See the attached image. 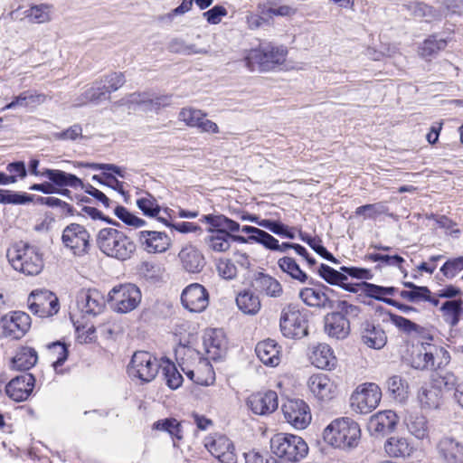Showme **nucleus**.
Listing matches in <instances>:
<instances>
[{
  "label": "nucleus",
  "mask_w": 463,
  "mask_h": 463,
  "mask_svg": "<svg viewBox=\"0 0 463 463\" xmlns=\"http://www.w3.org/2000/svg\"><path fill=\"white\" fill-rule=\"evenodd\" d=\"M324 441L330 447L346 452L355 449L361 441L359 424L348 417L333 420L323 430Z\"/></svg>",
  "instance_id": "nucleus-1"
},
{
  "label": "nucleus",
  "mask_w": 463,
  "mask_h": 463,
  "mask_svg": "<svg viewBox=\"0 0 463 463\" xmlns=\"http://www.w3.org/2000/svg\"><path fill=\"white\" fill-rule=\"evenodd\" d=\"M96 244L106 256L122 261L129 260L136 251L135 242L123 232L114 228L99 230Z\"/></svg>",
  "instance_id": "nucleus-2"
},
{
  "label": "nucleus",
  "mask_w": 463,
  "mask_h": 463,
  "mask_svg": "<svg viewBox=\"0 0 463 463\" xmlns=\"http://www.w3.org/2000/svg\"><path fill=\"white\" fill-rule=\"evenodd\" d=\"M6 257L14 269L26 276H36L43 269V255L39 249L23 241L8 248Z\"/></svg>",
  "instance_id": "nucleus-3"
},
{
  "label": "nucleus",
  "mask_w": 463,
  "mask_h": 463,
  "mask_svg": "<svg viewBox=\"0 0 463 463\" xmlns=\"http://www.w3.org/2000/svg\"><path fill=\"white\" fill-rule=\"evenodd\" d=\"M433 337L430 335L423 336L419 353L412 357L411 366L417 370L436 371L449 364V353L441 345L430 343Z\"/></svg>",
  "instance_id": "nucleus-4"
},
{
  "label": "nucleus",
  "mask_w": 463,
  "mask_h": 463,
  "mask_svg": "<svg viewBox=\"0 0 463 463\" xmlns=\"http://www.w3.org/2000/svg\"><path fill=\"white\" fill-rule=\"evenodd\" d=\"M271 451L279 458L297 463L308 454L307 442L299 436L288 433H277L270 439Z\"/></svg>",
  "instance_id": "nucleus-5"
},
{
  "label": "nucleus",
  "mask_w": 463,
  "mask_h": 463,
  "mask_svg": "<svg viewBox=\"0 0 463 463\" xmlns=\"http://www.w3.org/2000/svg\"><path fill=\"white\" fill-rule=\"evenodd\" d=\"M287 50L283 46H274L270 43L260 45L251 50L245 57V66L250 71H268L276 65L284 62Z\"/></svg>",
  "instance_id": "nucleus-6"
},
{
  "label": "nucleus",
  "mask_w": 463,
  "mask_h": 463,
  "mask_svg": "<svg viewBox=\"0 0 463 463\" xmlns=\"http://www.w3.org/2000/svg\"><path fill=\"white\" fill-rule=\"evenodd\" d=\"M279 329L290 339H300L307 335V319L299 307L294 304L285 306L280 312Z\"/></svg>",
  "instance_id": "nucleus-7"
},
{
  "label": "nucleus",
  "mask_w": 463,
  "mask_h": 463,
  "mask_svg": "<svg viewBox=\"0 0 463 463\" xmlns=\"http://www.w3.org/2000/svg\"><path fill=\"white\" fill-rule=\"evenodd\" d=\"M142 294L134 284H123L114 287L109 293V303L111 308L126 314L136 309L141 302Z\"/></svg>",
  "instance_id": "nucleus-8"
},
{
  "label": "nucleus",
  "mask_w": 463,
  "mask_h": 463,
  "mask_svg": "<svg viewBox=\"0 0 463 463\" xmlns=\"http://www.w3.org/2000/svg\"><path fill=\"white\" fill-rule=\"evenodd\" d=\"M161 366L157 358L150 353L137 351L131 358L128 372L130 377L141 383H149L155 379Z\"/></svg>",
  "instance_id": "nucleus-9"
},
{
  "label": "nucleus",
  "mask_w": 463,
  "mask_h": 463,
  "mask_svg": "<svg viewBox=\"0 0 463 463\" xmlns=\"http://www.w3.org/2000/svg\"><path fill=\"white\" fill-rule=\"evenodd\" d=\"M27 304L30 311L39 317H50L60 310L59 299L47 289H36L30 293Z\"/></svg>",
  "instance_id": "nucleus-10"
},
{
  "label": "nucleus",
  "mask_w": 463,
  "mask_h": 463,
  "mask_svg": "<svg viewBox=\"0 0 463 463\" xmlns=\"http://www.w3.org/2000/svg\"><path fill=\"white\" fill-rule=\"evenodd\" d=\"M103 294L95 288H82L76 296V308L83 317H95L105 308Z\"/></svg>",
  "instance_id": "nucleus-11"
},
{
  "label": "nucleus",
  "mask_w": 463,
  "mask_h": 463,
  "mask_svg": "<svg viewBox=\"0 0 463 463\" xmlns=\"http://www.w3.org/2000/svg\"><path fill=\"white\" fill-rule=\"evenodd\" d=\"M61 241L75 255H82L88 251L90 233L82 225L71 223L64 228Z\"/></svg>",
  "instance_id": "nucleus-12"
},
{
  "label": "nucleus",
  "mask_w": 463,
  "mask_h": 463,
  "mask_svg": "<svg viewBox=\"0 0 463 463\" xmlns=\"http://www.w3.org/2000/svg\"><path fill=\"white\" fill-rule=\"evenodd\" d=\"M204 447L222 463H235L236 453L232 440L222 434L209 435L204 439Z\"/></svg>",
  "instance_id": "nucleus-13"
},
{
  "label": "nucleus",
  "mask_w": 463,
  "mask_h": 463,
  "mask_svg": "<svg viewBox=\"0 0 463 463\" xmlns=\"http://www.w3.org/2000/svg\"><path fill=\"white\" fill-rule=\"evenodd\" d=\"M32 320L30 316L23 311H14L9 316H3L2 331L3 338H22L30 329Z\"/></svg>",
  "instance_id": "nucleus-14"
},
{
  "label": "nucleus",
  "mask_w": 463,
  "mask_h": 463,
  "mask_svg": "<svg viewBox=\"0 0 463 463\" xmlns=\"http://www.w3.org/2000/svg\"><path fill=\"white\" fill-rule=\"evenodd\" d=\"M181 301L187 310L200 313L203 311L209 304V294L203 285L193 283L183 290Z\"/></svg>",
  "instance_id": "nucleus-15"
},
{
  "label": "nucleus",
  "mask_w": 463,
  "mask_h": 463,
  "mask_svg": "<svg viewBox=\"0 0 463 463\" xmlns=\"http://www.w3.org/2000/svg\"><path fill=\"white\" fill-rule=\"evenodd\" d=\"M137 240L144 250L148 253L165 252L172 244L170 237L165 232L157 231H141L138 232Z\"/></svg>",
  "instance_id": "nucleus-16"
},
{
  "label": "nucleus",
  "mask_w": 463,
  "mask_h": 463,
  "mask_svg": "<svg viewBox=\"0 0 463 463\" xmlns=\"http://www.w3.org/2000/svg\"><path fill=\"white\" fill-rule=\"evenodd\" d=\"M47 100V96L34 90H27L14 96L13 99L2 108V110H15L19 109L27 111L34 110Z\"/></svg>",
  "instance_id": "nucleus-17"
},
{
  "label": "nucleus",
  "mask_w": 463,
  "mask_h": 463,
  "mask_svg": "<svg viewBox=\"0 0 463 463\" xmlns=\"http://www.w3.org/2000/svg\"><path fill=\"white\" fill-rule=\"evenodd\" d=\"M35 379L32 373H24L12 379L5 386L6 394L15 402L26 400L34 386Z\"/></svg>",
  "instance_id": "nucleus-18"
},
{
  "label": "nucleus",
  "mask_w": 463,
  "mask_h": 463,
  "mask_svg": "<svg viewBox=\"0 0 463 463\" xmlns=\"http://www.w3.org/2000/svg\"><path fill=\"white\" fill-rule=\"evenodd\" d=\"M327 291H332L328 287L322 288H304L299 293V298L308 307L320 309L335 308V302L328 297Z\"/></svg>",
  "instance_id": "nucleus-19"
},
{
  "label": "nucleus",
  "mask_w": 463,
  "mask_h": 463,
  "mask_svg": "<svg viewBox=\"0 0 463 463\" xmlns=\"http://www.w3.org/2000/svg\"><path fill=\"white\" fill-rule=\"evenodd\" d=\"M398 420L399 417L394 411H380L370 416L367 428L372 434L383 435L395 428Z\"/></svg>",
  "instance_id": "nucleus-20"
},
{
  "label": "nucleus",
  "mask_w": 463,
  "mask_h": 463,
  "mask_svg": "<svg viewBox=\"0 0 463 463\" xmlns=\"http://www.w3.org/2000/svg\"><path fill=\"white\" fill-rule=\"evenodd\" d=\"M382 396V390L378 384L364 383L353 392L350 405H379Z\"/></svg>",
  "instance_id": "nucleus-21"
},
{
  "label": "nucleus",
  "mask_w": 463,
  "mask_h": 463,
  "mask_svg": "<svg viewBox=\"0 0 463 463\" xmlns=\"http://www.w3.org/2000/svg\"><path fill=\"white\" fill-rule=\"evenodd\" d=\"M182 268L189 273H199L205 266V259L201 250L192 245H184L178 253Z\"/></svg>",
  "instance_id": "nucleus-22"
},
{
  "label": "nucleus",
  "mask_w": 463,
  "mask_h": 463,
  "mask_svg": "<svg viewBox=\"0 0 463 463\" xmlns=\"http://www.w3.org/2000/svg\"><path fill=\"white\" fill-rule=\"evenodd\" d=\"M20 7L12 11L9 16L12 20H24L27 18L33 24H45L52 20V5L47 4L34 5L30 8L20 12Z\"/></svg>",
  "instance_id": "nucleus-23"
},
{
  "label": "nucleus",
  "mask_w": 463,
  "mask_h": 463,
  "mask_svg": "<svg viewBox=\"0 0 463 463\" xmlns=\"http://www.w3.org/2000/svg\"><path fill=\"white\" fill-rule=\"evenodd\" d=\"M203 345L211 359L222 358L227 350V341L223 332L220 329L207 331L203 337Z\"/></svg>",
  "instance_id": "nucleus-24"
},
{
  "label": "nucleus",
  "mask_w": 463,
  "mask_h": 463,
  "mask_svg": "<svg viewBox=\"0 0 463 463\" xmlns=\"http://www.w3.org/2000/svg\"><path fill=\"white\" fill-rule=\"evenodd\" d=\"M325 331L332 338L345 339L350 334L349 321L336 311L329 313L325 317Z\"/></svg>",
  "instance_id": "nucleus-25"
},
{
  "label": "nucleus",
  "mask_w": 463,
  "mask_h": 463,
  "mask_svg": "<svg viewBox=\"0 0 463 463\" xmlns=\"http://www.w3.org/2000/svg\"><path fill=\"white\" fill-rule=\"evenodd\" d=\"M437 449L439 455L447 463H461L463 461V445L452 438L441 439Z\"/></svg>",
  "instance_id": "nucleus-26"
},
{
  "label": "nucleus",
  "mask_w": 463,
  "mask_h": 463,
  "mask_svg": "<svg viewBox=\"0 0 463 463\" xmlns=\"http://www.w3.org/2000/svg\"><path fill=\"white\" fill-rule=\"evenodd\" d=\"M408 431L417 439L430 442L429 424L425 416L419 412L409 413L404 420Z\"/></svg>",
  "instance_id": "nucleus-27"
},
{
  "label": "nucleus",
  "mask_w": 463,
  "mask_h": 463,
  "mask_svg": "<svg viewBox=\"0 0 463 463\" xmlns=\"http://www.w3.org/2000/svg\"><path fill=\"white\" fill-rule=\"evenodd\" d=\"M255 352L259 359L266 365L275 367L280 363L279 346L272 339L258 343Z\"/></svg>",
  "instance_id": "nucleus-28"
},
{
  "label": "nucleus",
  "mask_w": 463,
  "mask_h": 463,
  "mask_svg": "<svg viewBox=\"0 0 463 463\" xmlns=\"http://www.w3.org/2000/svg\"><path fill=\"white\" fill-rule=\"evenodd\" d=\"M310 392L322 402L331 398L334 383L325 373H317L309 377L307 382Z\"/></svg>",
  "instance_id": "nucleus-29"
},
{
  "label": "nucleus",
  "mask_w": 463,
  "mask_h": 463,
  "mask_svg": "<svg viewBox=\"0 0 463 463\" xmlns=\"http://www.w3.org/2000/svg\"><path fill=\"white\" fill-rule=\"evenodd\" d=\"M286 421L296 430H305L312 420L309 407H283Z\"/></svg>",
  "instance_id": "nucleus-30"
},
{
  "label": "nucleus",
  "mask_w": 463,
  "mask_h": 463,
  "mask_svg": "<svg viewBox=\"0 0 463 463\" xmlns=\"http://www.w3.org/2000/svg\"><path fill=\"white\" fill-rule=\"evenodd\" d=\"M42 176L47 177L53 184L60 187L84 188L83 182L75 175L58 169H44Z\"/></svg>",
  "instance_id": "nucleus-31"
},
{
  "label": "nucleus",
  "mask_w": 463,
  "mask_h": 463,
  "mask_svg": "<svg viewBox=\"0 0 463 463\" xmlns=\"http://www.w3.org/2000/svg\"><path fill=\"white\" fill-rule=\"evenodd\" d=\"M362 340L370 348L381 349L385 345L387 336L380 326L366 321L362 325Z\"/></svg>",
  "instance_id": "nucleus-32"
},
{
  "label": "nucleus",
  "mask_w": 463,
  "mask_h": 463,
  "mask_svg": "<svg viewBox=\"0 0 463 463\" xmlns=\"http://www.w3.org/2000/svg\"><path fill=\"white\" fill-rule=\"evenodd\" d=\"M310 361L317 368L329 370L334 368L336 363L331 347L326 344H318L313 348Z\"/></svg>",
  "instance_id": "nucleus-33"
},
{
  "label": "nucleus",
  "mask_w": 463,
  "mask_h": 463,
  "mask_svg": "<svg viewBox=\"0 0 463 463\" xmlns=\"http://www.w3.org/2000/svg\"><path fill=\"white\" fill-rule=\"evenodd\" d=\"M318 274L329 284L340 286L342 288L349 291L357 293V287L353 286L354 284L345 283L347 280L346 275L340 271H337L328 265L321 264L318 269Z\"/></svg>",
  "instance_id": "nucleus-34"
},
{
  "label": "nucleus",
  "mask_w": 463,
  "mask_h": 463,
  "mask_svg": "<svg viewBox=\"0 0 463 463\" xmlns=\"http://www.w3.org/2000/svg\"><path fill=\"white\" fill-rule=\"evenodd\" d=\"M248 220L255 222L260 227L269 230L272 233L287 239L295 238V228L289 227L279 221L270 219H260L257 216H250Z\"/></svg>",
  "instance_id": "nucleus-35"
},
{
  "label": "nucleus",
  "mask_w": 463,
  "mask_h": 463,
  "mask_svg": "<svg viewBox=\"0 0 463 463\" xmlns=\"http://www.w3.org/2000/svg\"><path fill=\"white\" fill-rule=\"evenodd\" d=\"M202 222H204L210 225L207 232L210 231H223L226 232H236L240 231V224L222 215V214H207L203 215Z\"/></svg>",
  "instance_id": "nucleus-36"
},
{
  "label": "nucleus",
  "mask_w": 463,
  "mask_h": 463,
  "mask_svg": "<svg viewBox=\"0 0 463 463\" xmlns=\"http://www.w3.org/2000/svg\"><path fill=\"white\" fill-rule=\"evenodd\" d=\"M384 449L390 457L393 458L407 457L413 451L408 439L400 436L389 438L384 443Z\"/></svg>",
  "instance_id": "nucleus-37"
},
{
  "label": "nucleus",
  "mask_w": 463,
  "mask_h": 463,
  "mask_svg": "<svg viewBox=\"0 0 463 463\" xmlns=\"http://www.w3.org/2000/svg\"><path fill=\"white\" fill-rule=\"evenodd\" d=\"M238 308L245 315H256L261 307L259 297L251 290H243L236 297Z\"/></svg>",
  "instance_id": "nucleus-38"
},
{
  "label": "nucleus",
  "mask_w": 463,
  "mask_h": 463,
  "mask_svg": "<svg viewBox=\"0 0 463 463\" xmlns=\"http://www.w3.org/2000/svg\"><path fill=\"white\" fill-rule=\"evenodd\" d=\"M279 269L287 273L292 279L298 281L299 283H313V279H309L307 274L304 272L296 260L291 257H283L278 260Z\"/></svg>",
  "instance_id": "nucleus-39"
},
{
  "label": "nucleus",
  "mask_w": 463,
  "mask_h": 463,
  "mask_svg": "<svg viewBox=\"0 0 463 463\" xmlns=\"http://www.w3.org/2000/svg\"><path fill=\"white\" fill-rule=\"evenodd\" d=\"M37 352L32 347L20 348L12 360L13 368L19 371H27L37 363Z\"/></svg>",
  "instance_id": "nucleus-40"
},
{
  "label": "nucleus",
  "mask_w": 463,
  "mask_h": 463,
  "mask_svg": "<svg viewBox=\"0 0 463 463\" xmlns=\"http://www.w3.org/2000/svg\"><path fill=\"white\" fill-rule=\"evenodd\" d=\"M204 238L207 247L214 252H225L231 248V233L223 231H210Z\"/></svg>",
  "instance_id": "nucleus-41"
},
{
  "label": "nucleus",
  "mask_w": 463,
  "mask_h": 463,
  "mask_svg": "<svg viewBox=\"0 0 463 463\" xmlns=\"http://www.w3.org/2000/svg\"><path fill=\"white\" fill-rule=\"evenodd\" d=\"M354 214L356 216H363L364 220H375L380 215H387L391 218L395 217L393 213L389 212V207L384 202L359 206L355 209Z\"/></svg>",
  "instance_id": "nucleus-42"
},
{
  "label": "nucleus",
  "mask_w": 463,
  "mask_h": 463,
  "mask_svg": "<svg viewBox=\"0 0 463 463\" xmlns=\"http://www.w3.org/2000/svg\"><path fill=\"white\" fill-rule=\"evenodd\" d=\"M260 290L270 298H279L283 294V288L280 282L267 274H260L257 279Z\"/></svg>",
  "instance_id": "nucleus-43"
},
{
  "label": "nucleus",
  "mask_w": 463,
  "mask_h": 463,
  "mask_svg": "<svg viewBox=\"0 0 463 463\" xmlns=\"http://www.w3.org/2000/svg\"><path fill=\"white\" fill-rule=\"evenodd\" d=\"M405 288H410L411 290H402L400 293V296L410 302H419L425 301L428 299L430 294V290L428 287L424 286H417L416 284L409 281L402 282Z\"/></svg>",
  "instance_id": "nucleus-44"
},
{
  "label": "nucleus",
  "mask_w": 463,
  "mask_h": 463,
  "mask_svg": "<svg viewBox=\"0 0 463 463\" xmlns=\"http://www.w3.org/2000/svg\"><path fill=\"white\" fill-rule=\"evenodd\" d=\"M387 388L389 393L393 397L395 402L400 403L405 402L408 393V385L406 381H404L401 376L393 375L390 377L387 381Z\"/></svg>",
  "instance_id": "nucleus-45"
},
{
  "label": "nucleus",
  "mask_w": 463,
  "mask_h": 463,
  "mask_svg": "<svg viewBox=\"0 0 463 463\" xmlns=\"http://www.w3.org/2000/svg\"><path fill=\"white\" fill-rule=\"evenodd\" d=\"M353 286L357 287L358 292L364 293L366 297L383 301L388 305H397V301L392 298L383 297L382 286L369 282L355 283Z\"/></svg>",
  "instance_id": "nucleus-46"
},
{
  "label": "nucleus",
  "mask_w": 463,
  "mask_h": 463,
  "mask_svg": "<svg viewBox=\"0 0 463 463\" xmlns=\"http://www.w3.org/2000/svg\"><path fill=\"white\" fill-rule=\"evenodd\" d=\"M105 84L98 79L90 87L83 92V102L99 103L102 100L109 99V95L106 91Z\"/></svg>",
  "instance_id": "nucleus-47"
},
{
  "label": "nucleus",
  "mask_w": 463,
  "mask_h": 463,
  "mask_svg": "<svg viewBox=\"0 0 463 463\" xmlns=\"http://www.w3.org/2000/svg\"><path fill=\"white\" fill-rule=\"evenodd\" d=\"M462 304L463 301L461 299L448 300L441 307L444 319L451 326H457L459 321V317L462 313Z\"/></svg>",
  "instance_id": "nucleus-48"
},
{
  "label": "nucleus",
  "mask_w": 463,
  "mask_h": 463,
  "mask_svg": "<svg viewBox=\"0 0 463 463\" xmlns=\"http://www.w3.org/2000/svg\"><path fill=\"white\" fill-rule=\"evenodd\" d=\"M390 320L395 326L408 335L415 334L422 335V337L426 336L424 335V328L408 318L399 315L390 314Z\"/></svg>",
  "instance_id": "nucleus-49"
},
{
  "label": "nucleus",
  "mask_w": 463,
  "mask_h": 463,
  "mask_svg": "<svg viewBox=\"0 0 463 463\" xmlns=\"http://www.w3.org/2000/svg\"><path fill=\"white\" fill-rule=\"evenodd\" d=\"M447 46V41L443 38H438L433 35L426 39L420 47L419 53L421 57L428 58L439 51L444 50Z\"/></svg>",
  "instance_id": "nucleus-50"
},
{
  "label": "nucleus",
  "mask_w": 463,
  "mask_h": 463,
  "mask_svg": "<svg viewBox=\"0 0 463 463\" xmlns=\"http://www.w3.org/2000/svg\"><path fill=\"white\" fill-rule=\"evenodd\" d=\"M33 195L26 193H17L11 190L0 189V203L3 204H26L33 202Z\"/></svg>",
  "instance_id": "nucleus-51"
},
{
  "label": "nucleus",
  "mask_w": 463,
  "mask_h": 463,
  "mask_svg": "<svg viewBox=\"0 0 463 463\" xmlns=\"http://www.w3.org/2000/svg\"><path fill=\"white\" fill-rule=\"evenodd\" d=\"M278 393L272 390L252 393L246 402V405H278Z\"/></svg>",
  "instance_id": "nucleus-52"
},
{
  "label": "nucleus",
  "mask_w": 463,
  "mask_h": 463,
  "mask_svg": "<svg viewBox=\"0 0 463 463\" xmlns=\"http://www.w3.org/2000/svg\"><path fill=\"white\" fill-rule=\"evenodd\" d=\"M161 367L165 383L169 388L175 390L182 385L183 376L174 363L166 361Z\"/></svg>",
  "instance_id": "nucleus-53"
},
{
  "label": "nucleus",
  "mask_w": 463,
  "mask_h": 463,
  "mask_svg": "<svg viewBox=\"0 0 463 463\" xmlns=\"http://www.w3.org/2000/svg\"><path fill=\"white\" fill-rule=\"evenodd\" d=\"M137 206L145 215L149 217H156L161 212L156 199L150 194H146V196L138 198L137 200Z\"/></svg>",
  "instance_id": "nucleus-54"
},
{
  "label": "nucleus",
  "mask_w": 463,
  "mask_h": 463,
  "mask_svg": "<svg viewBox=\"0 0 463 463\" xmlns=\"http://www.w3.org/2000/svg\"><path fill=\"white\" fill-rule=\"evenodd\" d=\"M114 214L125 224L134 228L143 227L146 222L130 213L126 207L116 205L114 208Z\"/></svg>",
  "instance_id": "nucleus-55"
},
{
  "label": "nucleus",
  "mask_w": 463,
  "mask_h": 463,
  "mask_svg": "<svg viewBox=\"0 0 463 463\" xmlns=\"http://www.w3.org/2000/svg\"><path fill=\"white\" fill-rule=\"evenodd\" d=\"M299 238L326 260L336 262L335 257L321 244V240L311 237L307 233H303L301 231L299 232Z\"/></svg>",
  "instance_id": "nucleus-56"
},
{
  "label": "nucleus",
  "mask_w": 463,
  "mask_h": 463,
  "mask_svg": "<svg viewBox=\"0 0 463 463\" xmlns=\"http://www.w3.org/2000/svg\"><path fill=\"white\" fill-rule=\"evenodd\" d=\"M50 354L54 358L52 365L54 368L61 366L68 357V348L65 344L54 342L48 345Z\"/></svg>",
  "instance_id": "nucleus-57"
},
{
  "label": "nucleus",
  "mask_w": 463,
  "mask_h": 463,
  "mask_svg": "<svg viewBox=\"0 0 463 463\" xmlns=\"http://www.w3.org/2000/svg\"><path fill=\"white\" fill-rule=\"evenodd\" d=\"M99 80L105 84L109 95L121 88L126 81L122 72H111L99 78Z\"/></svg>",
  "instance_id": "nucleus-58"
},
{
  "label": "nucleus",
  "mask_w": 463,
  "mask_h": 463,
  "mask_svg": "<svg viewBox=\"0 0 463 463\" xmlns=\"http://www.w3.org/2000/svg\"><path fill=\"white\" fill-rule=\"evenodd\" d=\"M154 428L156 430H165L171 437L176 438L177 439H182L181 425L175 419L158 420L154 424Z\"/></svg>",
  "instance_id": "nucleus-59"
},
{
  "label": "nucleus",
  "mask_w": 463,
  "mask_h": 463,
  "mask_svg": "<svg viewBox=\"0 0 463 463\" xmlns=\"http://www.w3.org/2000/svg\"><path fill=\"white\" fill-rule=\"evenodd\" d=\"M335 307L337 309L336 313L347 318L349 322L352 319L357 318L361 314V307L359 306L351 304L345 300L338 301Z\"/></svg>",
  "instance_id": "nucleus-60"
},
{
  "label": "nucleus",
  "mask_w": 463,
  "mask_h": 463,
  "mask_svg": "<svg viewBox=\"0 0 463 463\" xmlns=\"http://www.w3.org/2000/svg\"><path fill=\"white\" fill-rule=\"evenodd\" d=\"M463 270V256L448 260L440 268V272L448 279L454 278Z\"/></svg>",
  "instance_id": "nucleus-61"
},
{
  "label": "nucleus",
  "mask_w": 463,
  "mask_h": 463,
  "mask_svg": "<svg viewBox=\"0 0 463 463\" xmlns=\"http://www.w3.org/2000/svg\"><path fill=\"white\" fill-rule=\"evenodd\" d=\"M216 268L218 274L224 279H233L237 276V268L229 259H220Z\"/></svg>",
  "instance_id": "nucleus-62"
},
{
  "label": "nucleus",
  "mask_w": 463,
  "mask_h": 463,
  "mask_svg": "<svg viewBox=\"0 0 463 463\" xmlns=\"http://www.w3.org/2000/svg\"><path fill=\"white\" fill-rule=\"evenodd\" d=\"M179 118L187 126L195 128L199 119H203V112L192 108L183 109L179 113Z\"/></svg>",
  "instance_id": "nucleus-63"
},
{
  "label": "nucleus",
  "mask_w": 463,
  "mask_h": 463,
  "mask_svg": "<svg viewBox=\"0 0 463 463\" xmlns=\"http://www.w3.org/2000/svg\"><path fill=\"white\" fill-rule=\"evenodd\" d=\"M244 458L245 463H279V461L268 452L251 450L244 453Z\"/></svg>",
  "instance_id": "nucleus-64"
}]
</instances>
